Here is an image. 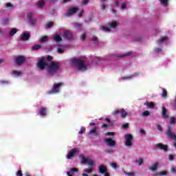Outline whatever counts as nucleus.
I'll use <instances>...</instances> for the list:
<instances>
[{
    "label": "nucleus",
    "instance_id": "obj_13",
    "mask_svg": "<svg viewBox=\"0 0 176 176\" xmlns=\"http://www.w3.org/2000/svg\"><path fill=\"white\" fill-rule=\"evenodd\" d=\"M104 142L109 146H115V145H116V142L115 140H112V138L104 139Z\"/></svg>",
    "mask_w": 176,
    "mask_h": 176
},
{
    "label": "nucleus",
    "instance_id": "obj_4",
    "mask_svg": "<svg viewBox=\"0 0 176 176\" xmlns=\"http://www.w3.org/2000/svg\"><path fill=\"white\" fill-rule=\"evenodd\" d=\"M79 10L78 7H72L65 14V17H71L75 14Z\"/></svg>",
    "mask_w": 176,
    "mask_h": 176
},
{
    "label": "nucleus",
    "instance_id": "obj_39",
    "mask_svg": "<svg viewBox=\"0 0 176 176\" xmlns=\"http://www.w3.org/2000/svg\"><path fill=\"white\" fill-rule=\"evenodd\" d=\"M106 153H109V154H112L113 153V150L111 149V148H107L105 150Z\"/></svg>",
    "mask_w": 176,
    "mask_h": 176
},
{
    "label": "nucleus",
    "instance_id": "obj_24",
    "mask_svg": "<svg viewBox=\"0 0 176 176\" xmlns=\"http://www.w3.org/2000/svg\"><path fill=\"white\" fill-rule=\"evenodd\" d=\"M47 39H48L47 36H43L39 38V42H41V43H43L45 42H47Z\"/></svg>",
    "mask_w": 176,
    "mask_h": 176
},
{
    "label": "nucleus",
    "instance_id": "obj_61",
    "mask_svg": "<svg viewBox=\"0 0 176 176\" xmlns=\"http://www.w3.org/2000/svg\"><path fill=\"white\" fill-rule=\"evenodd\" d=\"M106 8H107V6L105 5L102 6V10H105Z\"/></svg>",
    "mask_w": 176,
    "mask_h": 176
},
{
    "label": "nucleus",
    "instance_id": "obj_38",
    "mask_svg": "<svg viewBox=\"0 0 176 176\" xmlns=\"http://www.w3.org/2000/svg\"><path fill=\"white\" fill-rule=\"evenodd\" d=\"M142 115L143 116H149V115H151V113L149 112V111H145L143 112Z\"/></svg>",
    "mask_w": 176,
    "mask_h": 176
},
{
    "label": "nucleus",
    "instance_id": "obj_56",
    "mask_svg": "<svg viewBox=\"0 0 176 176\" xmlns=\"http://www.w3.org/2000/svg\"><path fill=\"white\" fill-rule=\"evenodd\" d=\"M126 175H129V176H135V174L134 173H126Z\"/></svg>",
    "mask_w": 176,
    "mask_h": 176
},
{
    "label": "nucleus",
    "instance_id": "obj_52",
    "mask_svg": "<svg viewBox=\"0 0 176 176\" xmlns=\"http://www.w3.org/2000/svg\"><path fill=\"white\" fill-rule=\"evenodd\" d=\"M168 160L170 161V162H171L172 160H174V155H169V156H168Z\"/></svg>",
    "mask_w": 176,
    "mask_h": 176
},
{
    "label": "nucleus",
    "instance_id": "obj_30",
    "mask_svg": "<svg viewBox=\"0 0 176 176\" xmlns=\"http://www.w3.org/2000/svg\"><path fill=\"white\" fill-rule=\"evenodd\" d=\"M160 2L164 5V6H167L168 5V0H160Z\"/></svg>",
    "mask_w": 176,
    "mask_h": 176
},
{
    "label": "nucleus",
    "instance_id": "obj_33",
    "mask_svg": "<svg viewBox=\"0 0 176 176\" xmlns=\"http://www.w3.org/2000/svg\"><path fill=\"white\" fill-rule=\"evenodd\" d=\"M74 27H75V28H78V30H80L82 27V23H74Z\"/></svg>",
    "mask_w": 176,
    "mask_h": 176
},
{
    "label": "nucleus",
    "instance_id": "obj_47",
    "mask_svg": "<svg viewBox=\"0 0 176 176\" xmlns=\"http://www.w3.org/2000/svg\"><path fill=\"white\" fill-rule=\"evenodd\" d=\"M122 129H129V124L126 123V124H122Z\"/></svg>",
    "mask_w": 176,
    "mask_h": 176
},
{
    "label": "nucleus",
    "instance_id": "obj_25",
    "mask_svg": "<svg viewBox=\"0 0 176 176\" xmlns=\"http://www.w3.org/2000/svg\"><path fill=\"white\" fill-rule=\"evenodd\" d=\"M167 36L162 37L160 39L157 41V43H163V42H166L167 41Z\"/></svg>",
    "mask_w": 176,
    "mask_h": 176
},
{
    "label": "nucleus",
    "instance_id": "obj_55",
    "mask_svg": "<svg viewBox=\"0 0 176 176\" xmlns=\"http://www.w3.org/2000/svg\"><path fill=\"white\" fill-rule=\"evenodd\" d=\"M170 171L173 174H175L176 173V170H175V168L174 167H172L171 169H170Z\"/></svg>",
    "mask_w": 176,
    "mask_h": 176
},
{
    "label": "nucleus",
    "instance_id": "obj_21",
    "mask_svg": "<svg viewBox=\"0 0 176 176\" xmlns=\"http://www.w3.org/2000/svg\"><path fill=\"white\" fill-rule=\"evenodd\" d=\"M157 167H159V162H155L154 164H152L151 168H150V170L151 171H156V170H157Z\"/></svg>",
    "mask_w": 176,
    "mask_h": 176
},
{
    "label": "nucleus",
    "instance_id": "obj_6",
    "mask_svg": "<svg viewBox=\"0 0 176 176\" xmlns=\"http://www.w3.org/2000/svg\"><path fill=\"white\" fill-rule=\"evenodd\" d=\"M124 144L126 146L130 147L133 145V135L127 133L125 135V142Z\"/></svg>",
    "mask_w": 176,
    "mask_h": 176
},
{
    "label": "nucleus",
    "instance_id": "obj_62",
    "mask_svg": "<svg viewBox=\"0 0 176 176\" xmlns=\"http://www.w3.org/2000/svg\"><path fill=\"white\" fill-rule=\"evenodd\" d=\"M105 120L107 123H111V120H109V118H106Z\"/></svg>",
    "mask_w": 176,
    "mask_h": 176
},
{
    "label": "nucleus",
    "instance_id": "obj_59",
    "mask_svg": "<svg viewBox=\"0 0 176 176\" xmlns=\"http://www.w3.org/2000/svg\"><path fill=\"white\" fill-rule=\"evenodd\" d=\"M112 134H113V133H112V132H107L106 133V135H112Z\"/></svg>",
    "mask_w": 176,
    "mask_h": 176
},
{
    "label": "nucleus",
    "instance_id": "obj_36",
    "mask_svg": "<svg viewBox=\"0 0 176 176\" xmlns=\"http://www.w3.org/2000/svg\"><path fill=\"white\" fill-rule=\"evenodd\" d=\"M176 120H175V117H170V124H175Z\"/></svg>",
    "mask_w": 176,
    "mask_h": 176
},
{
    "label": "nucleus",
    "instance_id": "obj_44",
    "mask_svg": "<svg viewBox=\"0 0 176 176\" xmlns=\"http://www.w3.org/2000/svg\"><path fill=\"white\" fill-rule=\"evenodd\" d=\"M90 2V0H82V5H87Z\"/></svg>",
    "mask_w": 176,
    "mask_h": 176
},
{
    "label": "nucleus",
    "instance_id": "obj_17",
    "mask_svg": "<svg viewBox=\"0 0 176 176\" xmlns=\"http://www.w3.org/2000/svg\"><path fill=\"white\" fill-rule=\"evenodd\" d=\"M108 171V169L107 168V166L104 165H101L99 166V173L100 174H105Z\"/></svg>",
    "mask_w": 176,
    "mask_h": 176
},
{
    "label": "nucleus",
    "instance_id": "obj_34",
    "mask_svg": "<svg viewBox=\"0 0 176 176\" xmlns=\"http://www.w3.org/2000/svg\"><path fill=\"white\" fill-rule=\"evenodd\" d=\"M51 27H53V22L52 21L47 22V24L45 25V28H51Z\"/></svg>",
    "mask_w": 176,
    "mask_h": 176
},
{
    "label": "nucleus",
    "instance_id": "obj_49",
    "mask_svg": "<svg viewBox=\"0 0 176 176\" xmlns=\"http://www.w3.org/2000/svg\"><path fill=\"white\" fill-rule=\"evenodd\" d=\"M111 167H113V168H116L118 167V164L113 162L111 164Z\"/></svg>",
    "mask_w": 176,
    "mask_h": 176
},
{
    "label": "nucleus",
    "instance_id": "obj_3",
    "mask_svg": "<svg viewBox=\"0 0 176 176\" xmlns=\"http://www.w3.org/2000/svg\"><path fill=\"white\" fill-rule=\"evenodd\" d=\"M71 63L76 65L79 71H86L87 69V66L85 65V60H83L72 58L71 59Z\"/></svg>",
    "mask_w": 176,
    "mask_h": 176
},
{
    "label": "nucleus",
    "instance_id": "obj_1",
    "mask_svg": "<svg viewBox=\"0 0 176 176\" xmlns=\"http://www.w3.org/2000/svg\"><path fill=\"white\" fill-rule=\"evenodd\" d=\"M37 67L41 71H43L47 68V73L51 75V76H53V75H56L57 71L60 69V63L58 62H51L47 63L41 58L38 62Z\"/></svg>",
    "mask_w": 176,
    "mask_h": 176
},
{
    "label": "nucleus",
    "instance_id": "obj_9",
    "mask_svg": "<svg viewBox=\"0 0 176 176\" xmlns=\"http://www.w3.org/2000/svg\"><path fill=\"white\" fill-rule=\"evenodd\" d=\"M24 61H25V57L24 56H17L15 57L14 62L17 65H21Z\"/></svg>",
    "mask_w": 176,
    "mask_h": 176
},
{
    "label": "nucleus",
    "instance_id": "obj_54",
    "mask_svg": "<svg viewBox=\"0 0 176 176\" xmlns=\"http://www.w3.org/2000/svg\"><path fill=\"white\" fill-rule=\"evenodd\" d=\"M58 53H60V54H63L64 53V50L61 48L58 49Z\"/></svg>",
    "mask_w": 176,
    "mask_h": 176
},
{
    "label": "nucleus",
    "instance_id": "obj_22",
    "mask_svg": "<svg viewBox=\"0 0 176 176\" xmlns=\"http://www.w3.org/2000/svg\"><path fill=\"white\" fill-rule=\"evenodd\" d=\"M168 173L166 170L160 171L159 173H155L154 176H167Z\"/></svg>",
    "mask_w": 176,
    "mask_h": 176
},
{
    "label": "nucleus",
    "instance_id": "obj_27",
    "mask_svg": "<svg viewBox=\"0 0 176 176\" xmlns=\"http://www.w3.org/2000/svg\"><path fill=\"white\" fill-rule=\"evenodd\" d=\"M16 32H17V29L12 28L10 33H9V35L10 36H13V35H14V34H16Z\"/></svg>",
    "mask_w": 176,
    "mask_h": 176
},
{
    "label": "nucleus",
    "instance_id": "obj_31",
    "mask_svg": "<svg viewBox=\"0 0 176 176\" xmlns=\"http://www.w3.org/2000/svg\"><path fill=\"white\" fill-rule=\"evenodd\" d=\"M6 6L7 9H13V8H14L13 4L10 3H6Z\"/></svg>",
    "mask_w": 176,
    "mask_h": 176
},
{
    "label": "nucleus",
    "instance_id": "obj_8",
    "mask_svg": "<svg viewBox=\"0 0 176 176\" xmlns=\"http://www.w3.org/2000/svg\"><path fill=\"white\" fill-rule=\"evenodd\" d=\"M34 16V14L32 12H28L27 14V17L29 23L32 24V25H36V19L32 18Z\"/></svg>",
    "mask_w": 176,
    "mask_h": 176
},
{
    "label": "nucleus",
    "instance_id": "obj_35",
    "mask_svg": "<svg viewBox=\"0 0 176 176\" xmlns=\"http://www.w3.org/2000/svg\"><path fill=\"white\" fill-rule=\"evenodd\" d=\"M109 25L112 27V28H116V27H118V23L111 22V23H109Z\"/></svg>",
    "mask_w": 176,
    "mask_h": 176
},
{
    "label": "nucleus",
    "instance_id": "obj_63",
    "mask_svg": "<svg viewBox=\"0 0 176 176\" xmlns=\"http://www.w3.org/2000/svg\"><path fill=\"white\" fill-rule=\"evenodd\" d=\"M103 174L104 175V176H110L109 173H108V171Z\"/></svg>",
    "mask_w": 176,
    "mask_h": 176
},
{
    "label": "nucleus",
    "instance_id": "obj_19",
    "mask_svg": "<svg viewBox=\"0 0 176 176\" xmlns=\"http://www.w3.org/2000/svg\"><path fill=\"white\" fill-rule=\"evenodd\" d=\"M36 6L38 9H42V8H43V6H45V1H37V2L36 3Z\"/></svg>",
    "mask_w": 176,
    "mask_h": 176
},
{
    "label": "nucleus",
    "instance_id": "obj_45",
    "mask_svg": "<svg viewBox=\"0 0 176 176\" xmlns=\"http://www.w3.org/2000/svg\"><path fill=\"white\" fill-rule=\"evenodd\" d=\"M140 133L142 134L143 135H145V134H146V132H145V130H144L143 129H140Z\"/></svg>",
    "mask_w": 176,
    "mask_h": 176
},
{
    "label": "nucleus",
    "instance_id": "obj_20",
    "mask_svg": "<svg viewBox=\"0 0 176 176\" xmlns=\"http://www.w3.org/2000/svg\"><path fill=\"white\" fill-rule=\"evenodd\" d=\"M144 105H146V107H148V108H151V109H153V108H155V103H153V102H149V101H146L144 103Z\"/></svg>",
    "mask_w": 176,
    "mask_h": 176
},
{
    "label": "nucleus",
    "instance_id": "obj_41",
    "mask_svg": "<svg viewBox=\"0 0 176 176\" xmlns=\"http://www.w3.org/2000/svg\"><path fill=\"white\" fill-rule=\"evenodd\" d=\"M91 41H92L93 42H96V43H97L98 42V38H97V36H94L93 38H92V39H91Z\"/></svg>",
    "mask_w": 176,
    "mask_h": 176
},
{
    "label": "nucleus",
    "instance_id": "obj_50",
    "mask_svg": "<svg viewBox=\"0 0 176 176\" xmlns=\"http://www.w3.org/2000/svg\"><path fill=\"white\" fill-rule=\"evenodd\" d=\"M154 52L155 53H160V52H162V48H155Z\"/></svg>",
    "mask_w": 176,
    "mask_h": 176
},
{
    "label": "nucleus",
    "instance_id": "obj_42",
    "mask_svg": "<svg viewBox=\"0 0 176 176\" xmlns=\"http://www.w3.org/2000/svg\"><path fill=\"white\" fill-rule=\"evenodd\" d=\"M0 83H1V85H8V83H9V82H8V80H0Z\"/></svg>",
    "mask_w": 176,
    "mask_h": 176
},
{
    "label": "nucleus",
    "instance_id": "obj_43",
    "mask_svg": "<svg viewBox=\"0 0 176 176\" xmlns=\"http://www.w3.org/2000/svg\"><path fill=\"white\" fill-rule=\"evenodd\" d=\"M157 129L159 131H163V128L162 127V125L157 124Z\"/></svg>",
    "mask_w": 176,
    "mask_h": 176
},
{
    "label": "nucleus",
    "instance_id": "obj_60",
    "mask_svg": "<svg viewBox=\"0 0 176 176\" xmlns=\"http://www.w3.org/2000/svg\"><path fill=\"white\" fill-rule=\"evenodd\" d=\"M115 3H116V6H119V1L116 0Z\"/></svg>",
    "mask_w": 176,
    "mask_h": 176
},
{
    "label": "nucleus",
    "instance_id": "obj_32",
    "mask_svg": "<svg viewBox=\"0 0 176 176\" xmlns=\"http://www.w3.org/2000/svg\"><path fill=\"white\" fill-rule=\"evenodd\" d=\"M136 163L138 164V166H141L144 163V160L142 158H139L136 160Z\"/></svg>",
    "mask_w": 176,
    "mask_h": 176
},
{
    "label": "nucleus",
    "instance_id": "obj_16",
    "mask_svg": "<svg viewBox=\"0 0 176 176\" xmlns=\"http://www.w3.org/2000/svg\"><path fill=\"white\" fill-rule=\"evenodd\" d=\"M38 112H39L41 116H46L47 112V109L46 107H41L38 110Z\"/></svg>",
    "mask_w": 176,
    "mask_h": 176
},
{
    "label": "nucleus",
    "instance_id": "obj_5",
    "mask_svg": "<svg viewBox=\"0 0 176 176\" xmlns=\"http://www.w3.org/2000/svg\"><path fill=\"white\" fill-rule=\"evenodd\" d=\"M62 36L64 39L72 41V39H74V33L71 30H64Z\"/></svg>",
    "mask_w": 176,
    "mask_h": 176
},
{
    "label": "nucleus",
    "instance_id": "obj_58",
    "mask_svg": "<svg viewBox=\"0 0 176 176\" xmlns=\"http://www.w3.org/2000/svg\"><path fill=\"white\" fill-rule=\"evenodd\" d=\"M82 16H83V10L80 12L79 14H78V17H82Z\"/></svg>",
    "mask_w": 176,
    "mask_h": 176
},
{
    "label": "nucleus",
    "instance_id": "obj_48",
    "mask_svg": "<svg viewBox=\"0 0 176 176\" xmlns=\"http://www.w3.org/2000/svg\"><path fill=\"white\" fill-rule=\"evenodd\" d=\"M47 61H52L53 60V56H47L46 58Z\"/></svg>",
    "mask_w": 176,
    "mask_h": 176
},
{
    "label": "nucleus",
    "instance_id": "obj_12",
    "mask_svg": "<svg viewBox=\"0 0 176 176\" xmlns=\"http://www.w3.org/2000/svg\"><path fill=\"white\" fill-rule=\"evenodd\" d=\"M156 148L158 149H161V151H164V152H168V146L166 144H163L162 143H158L155 145Z\"/></svg>",
    "mask_w": 176,
    "mask_h": 176
},
{
    "label": "nucleus",
    "instance_id": "obj_7",
    "mask_svg": "<svg viewBox=\"0 0 176 176\" xmlns=\"http://www.w3.org/2000/svg\"><path fill=\"white\" fill-rule=\"evenodd\" d=\"M119 113H120L121 118H122V119H124V118H126V116L128 115V113L126 111V110H124V109H122L120 111L116 109L113 112V116H118Z\"/></svg>",
    "mask_w": 176,
    "mask_h": 176
},
{
    "label": "nucleus",
    "instance_id": "obj_64",
    "mask_svg": "<svg viewBox=\"0 0 176 176\" xmlns=\"http://www.w3.org/2000/svg\"><path fill=\"white\" fill-rule=\"evenodd\" d=\"M89 126H96V123L95 122H90Z\"/></svg>",
    "mask_w": 176,
    "mask_h": 176
},
{
    "label": "nucleus",
    "instance_id": "obj_14",
    "mask_svg": "<svg viewBox=\"0 0 176 176\" xmlns=\"http://www.w3.org/2000/svg\"><path fill=\"white\" fill-rule=\"evenodd\" d=\"M89 134L95 135L96 137H100V132L97 131V127L96 126L90 129Z\"/></svg>",
    "mask_w": 176,
    "mask_h": 176
},
{
    "label": "nucleus",
    "instance_id": "obj_26",
    "mask_svg": "<svg viewBox=\"0 0 176 176\" xmlns=\"http://www.w3.org/2000/svg\"><path fill=\"white\" fill-rule=\"evenodd\" d=\"M41 47L42 45H41L40 44H36L32 47V50H39V49H41Z\"/></svg>",
    "mask_w": 176,
    "mask_h": 176
},
{
    "label": "nucleus",
    "instance_id": "obj_40",
    "mask_svg": "<svg viewBox=\"0 0 176 176\" xmlns=\"http://www.w3.org/2000/svg\"><path fill=\"white\" fill-rule=\"evenodd\" d=\"M13 74H14V75H16V76H20V75H21V72H20L19 71H16V70H14L13 72Z\"/></svg>",
    "mask_w": 176,
    "mask_h": 176
},
{
    "label": "nucleus",
    "instance_id": "obj_28",
    "mask_svg": "<svg viewBox=\"0 0 176 176\" xmlns=\"http://www.w3.org/2000/svg\"><path fill=\"white\" fill-rule=\"evenodd\" d=\"M100 28L105 32H111V28H107L105 26H101Z\"/></svg>",
    "mask_w": 176,
    "mask_h": 176
},
{
    "label": "nucleus",
    "instance_id": "obj_23",
    "mask_svg": "<svg viewBox=\"0 0 176 176\" xmlns=\"http://www.w3.org/2000/svg\"><path fill=\"white\" fill-rule=\"evenodd\" d=\"M54 39L56 41V42H61V41H63V38L61 36H60V34L55 35Z\"/></svg>",
    "mask_w": 176,
    "mask_h": 176
},
{
    "label": "nucleus",
    "instance_id": "obj_2",
    "mask_svg": "<svg viewBox=\"0 0 176 176\" xmlns=\"http://www.w3.org/2000/svg\"><path fill=\"white\" fill-rule=\"evenodd\" d=\"M80 158L81 159V163L82 164H88L89 166V169H85L84 173H87L88 174L93 173V164H94V161L91 160V159L86 158L83 154L80 155Z\"/></svg>",
    "mask_w": 176,
    "mask_h": 176
},
{
    "label": "nucleus",
    "instance_id": "obj_10",
    "mask_svg": "<svg viewBox=\"0 0 176 176\" xmlns=\"http://www.w3.org/2000/svg\"><path fill=\"white\" fill-rule=\"evenodd\" d=\"M78 152H79V149L76 148H72L69 151V153L67 155V159H72V157H74V156H75V154L78 153Z\"/></svg>",
    "mask_w": 176,
    "mask_h": 176
},
{
    "label": "nucleus",
    "instance_id": "obj_18",
    "mask_svg": "<svg viewBox=\"0 0 176 176\" xmlns=\"http://www.w3.org/2000/svg\"><path fill=\"white\" fill-rule=\"evenodd\" d=\"M162 118L164 119H168V114H167V109L164 106L162 107Z\"/></svg>",
    "mask_w": 176,
    "mask_h": 176
},
{
    "label": "nucleus",
    "instance_id": "obj_37",
    "mask_svg": "<svg viewBox=\"0 0 176 176\" xmlns=\"http://www.w3.org/2000/svg\"><path fill=\"white\" fill-rule=\"evenodd\" d=\"M86 131V128L81 127L80 131L78 132V134H83Z\"/></svg>",
    "mask_w": 176,
    "mask_h": 176
},
{
    "label": "nucleus",
    "instance_id": "obj_46",
    "mask_svg": "<svg viewBox=\"0 0 176 176\" xmlns=\"http://www.w3.org/2000/svg\"><path fill=\"white\" fill-rule=\"evenodd\" d=\"M16 176H23V172L21 170H18L16 173Z\"/></svg>",
    "mask_w": 176,
    "mask_h": 176
},
{
    "label": "nucleus",
    "instance_id": "obj_11",
    "mask_svg": "<svg viewBox=\"0 0 176 176\" xmlns=\"http://www.w3.org/2000/svg\"><path fill=\"white\" fill-rule=\"evenodd\" d=\"M61 86H64V84L63 82L54 84V86L52 89V93H58V90H60V88L61 87Z\"/></svg>",
    "mask_w": 176,
    "mask_h": 176
},
{
    "label": "nucleus",
    "instance_id": "obj_29",
    "mask_svg": "<svg viewBox=\"0 0 176 176\" xmlns=\"http://www.w3.org/2000/svg\"><path fill=\"white\" fill-rule=\"evenodd\" d=\"M162 96L164 98H166L167 97V90H166V89H164V88H162Z\"/></svg>",
    "mask_w": 176,
    "mask_h": 176
},
{
    "label": "nucleus",
    "instance_id": "obj_57",
    "mask_svg": "<svg viewBox=\"0 0 176 176\" xmlns=\"http://www.w3.org/2000/svg\"><path fill=\"white\" fill-rule=\"evenodd\" d=\"M102 129H108V124H102Z\"/></svg>",
    "mask_w": 176,
    "mask_h": 176
},
{
    "label": "nucleus",
    "instance_id": "obj_53",
    "mask_svg": "<svg viewBox=\"0 0 176 176\" xmlns=\"http://www.w3.org/2000/svg\"><path fill=\"white\" fill-rule=\"evenodd\" d=\"M127 5L125 3H123L121 6V9L124 10L126 9Z\"/></svg>",
    "mask_w": 176,
    "mask_h": 176
},
{
    "label": "nucleus",
    "instance_id": "obj_51",
    "mask_svg": "<svg viewBox=\"0 0 176 176\" xmlns=\"http://www.w3.org/2000/svg\"><path fill=\"white\" fill-rule=\"evenodd\" d=\"M80 39L82 41H85V39H86V33H84L81 35Z\"/></svg>",
    "mask_w": 176,
    "mask_h": 176
},
{
    "label": "nucleus",
    "instance_id": "obj_15",
    "mask_svg": "<svg viewBox=\"0 0 176 176\" xmlns=\"http://www.w3.org/2000/svg\"><path fill=\"white\" fill-rule=\"evenodd\" d=\"M31 35L29 32H25L23 35L21 36V41H28L30 39Z\"/></svg>",
    "mask_w": 176,
    "mask_h": 176
}]
</instances>
